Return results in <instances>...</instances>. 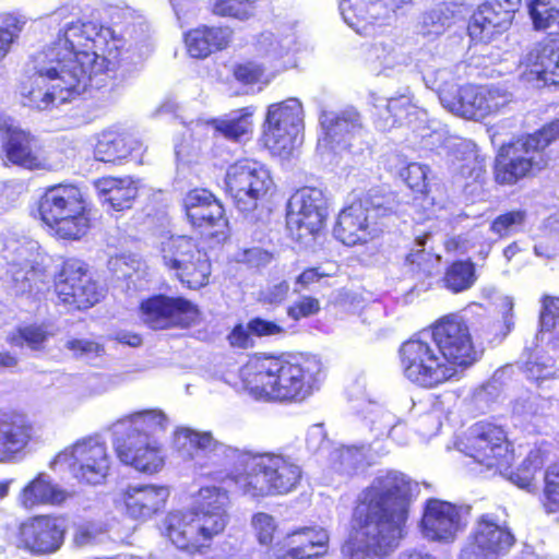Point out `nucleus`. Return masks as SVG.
I'll list each match as a JSON object with an SVG mask.
<instances>
[{
  "mask_svg": "<svg viewBox=\"0 0 559 559\" xmlns=\"http://www.w3.org/2000/svg\"><path fill=\"white\" fill-rule=\"evenodd\" d=\"M326 215V198L317 188L305 187L296 191L287 204V226L300 239L318 233Z\"/></svg>",
  "mask_w": 559,
  "mask_h": 559,
  "instance_id": "obj_18",
  "label": "nucleus"
},
{
  "mask_svg": "<svg viewBox=\"0 0 559 559\" xmlns=\"http://www.w3.org/2000/svg\"><path fill=\"white\" fill-rule=\"evenodd\" d=\"M193 511L197 518V526L200 531L201 546H207L213 537L224 532L229 516L219 512Z\"/></svg>",
  "mask_w": 559,
  "mask_h": 559,
  "instance_id": "obj_45",
  "label": "nucleus"
},
{
  "mask_svg": "<svg viewBox=\"0 0 559 559\" xmlns=\"http://www.w3.org/2000/svg\"><path fill=\"white\" fill-rule=\"evenodd\" d=\"M504 430L491 423L476 424L467 438L464 452L487 469L502 473L512 462Z\"/></svg>",
  "mask_w": 559,
  "mask_h": 559,
  "instance_id": "obj_16",
  "label": "nucleus"
},
{
  "mask_svg": "<svg viewBox=\"0 0 559 559\" xmlns=\"http://www.w3.org/2000/svg\"><path fill=\"white\" fill-rule=\"evenodd\" d=\"M49 334L40 325L29 324L21 326L8 336V342L13 346L27 345L31 349L39 350L47 341Z\"/></svg>",
  "mask_w": 559,
  "mask_h": 559,
  "instance_id": "obj_51",
  "label": "nucleus"
},
{
  "mask_svg": "<svg viewBox=\"0 0 559 559\" xmlns=\"http://www.w3.org/2000/svg\"><path fill=\"white\" fill-rule=\"evenodd\" d=\"M158 250L163 265L175 273L188 259H192L200 248L190 237L169 236L160 240Z\"/></svg>",
  "mask_w": 559,
  "mask_h": 559,
  "instance_id": "obj_37",
  "label": "nucleus"
},
{
  "mask_svg": "<svg viewBox=\"0 0 559 559\" xmlns=\"http://www.w3.org/2000/svg\"><path fill=\"white\" fill-rule=\"evenodd\" d=\"M525 81L536 86L559 84V40L535 44L523 59Z\"/></svg>",
  "mask_w": 559,
  "mask_h": 559,
  "instance_id": "obj_22",
  "label": "nucleus"
},
{
  "mask_svg": "<svg viewBox=\"0 0 559 559\" xmlns=\"http://www.w3.org/2000/svg\"><path fill=\"white\" fill-rule=\"evenodd\" d=\"M66 499L63 490L58 488L45 473H39L29 481L19 496L20 504L25 509L48 503H60Z\"/></svg>",
  "mask_w": 559,
  "mask_h": 559,
  "instance_id": "obj_35",
  "label": "nucleus"
},
{
  "mask_svg": "<svg viewBox=\"0 0 559 559\" xmlns=\"http://www.w3.org/2000/svg\"><path fill=\"white\" fill-rule=\"evenodd\" d=\"M168 425V417L162 409H142V440L151 438L163 440Z\"/></svg>",
  "mask_w": 559,
  "mask_h": 559,
  "instance_id": "obj_52",
  "label": "nucleus"
},
{
  "mask_svg": "<svg viewBox=\"0 0 559 559\" xmlns=\"http://www.w3.org/2000/svg\"><path fill=\"white\" fill-rule=\"evenodd\" d=\"M454 157L457 162H462L457 168L462 175H473V173L481 169V160L477 152L476 144L468 140H460L454 145Z\"/></svg>",
  "mask_w": 559,
  "mask_h": 559,
  "instance_id": "obj_55",
  "label": "nucleus"
},
{
  "mask_svg": "<svg viewBox=\"0 0 559 559\" xmlns=\"http://www.w3.org/2000/svg\"><path fill=\"white\" fill-rule=\"evenodd\" d=\"M117 508L132 519L140 515V486H128L116 498Z\"/></svg>",
  "mask_w": 559,
  "mask_h": 559,
  "instance_id": "obj_63",
  "label": "nucleus"
},
{
  "mask_svg": "<svg viewBox=\"0 0 559 559\" xmlns=\"http://www.w3.org/2000/svg\"><path fill=\"white\" fill-rule=\"evenodd\" d=\"M515 537L495 514L478 516L461 551V559H497L509 552Z\"/></svg>",
  "mask_w": 559,
  "mask_h": 559,
  "instance_id": "obj_14",
  "label": "nucleus"
},
{
  "mask_svg": "<svg viewBox=\"0 0 559 559\" xmlns=\"http://www.w3.org/2000/svg\"><path fill=\"white\" fill-rule=\"evenodd\" d=\"M166 449L163 440L151 438L142 440V473L155 474L163 469Z\"/></svg>",
  "mask_w": 559,
  "mask_h": 559,
  "instance_id": "obj_47",
  "label": "nucleus"
},
{
  "mask_svg": "<svg viewBox=\"0 0 559 559\" xmlns=\"http://www.w3.org/2000/svg\"><path fill=\"white\" fill-rule=\"evenodd\" d=\"M508 11H498L492 2L480 4L468 23V35L474 41H490L510 26Z\"/></svg>",
  "mask_w": 559,
  "mask_h": 559,
  "instance_id": "obj_28",
  "label": "nucleus"
},
{
  "mask_svg": "<svg viewBox=\"0 0 559 559\" xmlns=\"http://www.w3.org/2000/svg\"><path fill=\"white\" fill-rule=\"evenodd\" d=\"M288 401H304L319 389L323 381V366L317 356L287 357Z\"/></svg>",
  "mask_w": 559,
  "mask_h": 559,
  "instance_id": "obj_24",
  "label": "nucleus"
},
{
  "mask_svg": "<svg viewBox=\"0 0 559 559\" xmlns=\"http://www.w3.org/2000/svg\"><path fill=\"white\" fill-rule=\"evenodd\" d=\"M429 333L449 366L468 367L478 360L480 353L473 343L469 328L463 317L445 316L432 325Z\"/></svg>",
  "mask_w": 559,
  "mask_h": 559,
  "instance_id": "obj_12",
  "label": "nucleus"
},
{
  "mask_svg": "<svg viewBox=\"0 0 559 559\" xmlns=\"http://www.w3.org/2000/svg\"><path fill=\"white\" fill-rule=\"evenodd\" d=\"M319 120L324 132L319 145L337 152L350 148L365 132L360 115L353 108L340 112L324 110Z\"/></svg>",
  "mask_w": 559,
  "mask_h": 559,
  "instance_id": "obj_21",
  "label": "nucleus"
},
{
  "mask_svg": "<svg viewBox=\"0 0 559 559\" xmlns=\"http://www.w3.org/2000/svg\"><path fill=\"white\" fill-rule=\"evenodd\" d=\"M142 316L153 330L187 328L195 322L198 309L186 298L156 295L142 302Z\"/></svg>",
  "mask_w": 559,
  "mask_h": 559,
  "instance_id": "obj_19",
  "label": "nucleus"
},
{
  "mask_svg": "<svg viewBox=\"0 0 559 559\" xmlns=\"http://www.w3.org/2000/svg\"><path fill=\"white\" fill-rule=\"evenodd\" d=\"M228 190L241 212H250L258 205L272 186L269 170L255 159L237 160L226 175Z\"/></svg>",
  "mask_w": 559,
  "mask_h": 559,
  "instance_id": "obj_13",
  "label": "nucleus"
},
{
  "mask_svg": "<svg viewBox=\"0 0 559 559\" xmlns=\"http://www.w3.org/2000/svg\"><path fill=\"white\" fill-rule=\"evenodd\" d=\"M391 210L371 198L360 199L345 207L334 228L335 237L346 246L367 242L379 236L381 227L378 218L386 216Z\"/></svg>",
  "mask_w": 559,
  "mask_h": 559,
  "instance_id": "obj_11",
  "label": "nucleus"
},
{
  "mask_svg": "<svg viewBox=\"0 0 559 559\" xmlns=\"http://www.w3.org/2000/svg\"><path fill=\"white\" fill-rule=\"evenodd\" d=\"M340 13L344 22L358 34H368L369 27L382 22L381 4L369 0H341Z\"/></svg>",
  "mask_w": 559,
  "mask_h": 559,
  "instance_id": "obj_33",
  "label": "nucleus"
},
{
  "mask_svg": "<svg viewBox=\"0 0 559 559\" xmlns=\"http://www.w3.org/2000/svg\"><path fill=\"white\" fill-rule=\"evenodd\" d=\"M475 281V267L469 261L454 262L444 275L445 286L453 293L471 288Z\"/></svg>",
  "mask_w": 559,
  "mask_h": 559,
  "instance_id": "obj_46",
  "label": "nucleus"
},
{
  "mask_svg": "<svg viewBox=\"0 0 559 559\" xmlns=\"http://www.w3.org/2000/svg\"><path fill=\"white\" fill-rule=\"evenodd\" d=\"M131 152L127 135L114 130L102 132L95 146V156L105 163H115L127 157Z\"/></svg>",
  "mask_w": 559,
  "mask_h": 559,
  "instance_id": "obj_39",
  "label": "nucleus"
},
{
  "mask_svg": "<svg viewBox=\"0 0 559 559\" xmlns=\"http://www.w3.org/2000/svg\"><path fill=\"white\" fill-rule=\"evenodd\" d=\"M304 109L297 98L272 104L267 108L263 141L274 155L287 156L302 142Z\"/></svg>",
  "mask_w": 559,
  "mask_h": 559,
  "instance_id": "obj_7",
  "label": "nucleus"
},
{
  "mask_svg": "<svg viewBox=\"0 0 559 559\" xmlns=\"http://www.w3.org/2000/svg\"><path fill=\"white\" fill-rule=\"evenodd\" d=\"M211 273L212 265L210 259L206 252L200 249L198 253H195L192 259H188L174 275L188 288L199 289L210 283Z\"/></svg>",
  "mask_w": 559,
  "mask_h": 559,
  "instance_id": "obj_38",
  "label": "nucleus"
},
{
  "mask_svg": "<svg viewBox=\"0 0 559 559\" xmlns=\"http://www.w3.org/2000/svg\"><path fill=\"white\" fill-rule=\"evenodd\" d=\"M512 102V94L496 85H463L455 96L448 92L443 95V107L450 112L472 120H481L498 114Z\"/></svg>",
  "mask_w": 559,
  "mask_h": 559,
  "instance_id": "obj_10",
  "label": "nucleus"
},
{
  "mask_svg": "<svg viewBox=\"0 0 559 559\" xmlns=\"http://www.w3.org/2000/svg\"><path fill=\"white\" fill-rule=\"evenodd\" d=\"M539 333L550 332L559 329V298L544 296L542 299V311L539 316Z\"/></svg>",
  "mask_w": 559,
  "mask_h": 559,
  "instance_id": "obj_60",
  "label": "nucleus"
},
{
  "mask_svg": "<svg viewBox=\"0 0 559 559\" xmlns=\"http://www.w3.org/2000/svg\"><path fill=\"white\" fill-rule=\"evenodd\" d=\"M287 357L257 356L239 369L242 389L254 399L288 401Z\"/></svg>",
  "mask_w": 559,
  "mask_h": 559,
  "instance_id": "obj_8",
  "label": "nucleus"
},
{
  "mask_svg": "<svg viewBox=\"0 0 559 559\" xmlns=\"http://www.w3.org/2000/svg\"><path fill=\"white\" fill-rule=\"evenodd\" d=\"M469 507L456 506L440 499H428L424 509L420 528L424 537L431 542L453 543L466 527Z\"/></svg>",
  "mask_w": 559,
  "mask_h": 559,
  "instance_id": "obj_17",
  "label": "nucleus"
},
{
  "mask_svg": "<svg viewBox=\"0 0 559 559\" xmlns=\"http://www.w3.org/2000/svg\"><path fill=\"white\" fill-rule=\"evenodd\" d=\"M427 174L428 167L419 163H411L400 173L401 178L415 192H427Z\"/></svg>",
  "mask_w": 559,
  "mask_h": 559,
  "instance_id": "obj_59",
  "label": "nucleus"
},
{
  "mask_svg": "<svg viewBox=\"0 0 559 559\" xmlns=\"http://www.w3.org/2000/svg\"><path fill=\"white\" fill-rule=\"evenodd\" d=\"M25 21L14 14L5 13L0 15V60L11 49L12 44L23 29Z\"/></svg>",
  "mask_w": 559,
  "mask_h": 559,
  "instance_id": "obj_53",
  "label": "nucleus"
},
{
  "mask_svg": "<svg viewBox=\"0 0 559 559\" xmlns=\"http://www.w3.org/2000/svg\"><path fill=\"white\" fill-rule=\"evenodd\" d=\"M94 186L102 202L117 211L131 207L138 195V188L129 178L105 177L96 180Z\"/></svg>",
  "mask_w": 559,
  "mask_h": 559,
  "instance_id": "obj_34",
  "label": "nucleus"
},
{
  "mask_svg": "<svg viewBox=\"0 0 559 559\" xmlns=\"http://www.w3.org/2000/svg\"><path fill=\"white\" fill-rule=\"evenodd\" d=\"M252 526L258 542L261 545H270L273 542L274 533L277 528L275 519L264 512H259L252 516Z\"/></svg>",
  "mask_w": 559,
  "mask_h": 559,
  "instance_id": "obj_62",
  "label": "nucleus"
},
{
  "mask_svg": "<svg viewBox=\"0 0 559 559\" xmlns=\"http://www.w3.org/2000/svg\"><path fill=\"white\" fill-rule=\"evenodd\" d=\"M284 544L288 549L278 559H310L328 551L329 534L322 527L304 526L287 533Z\"/></svg>",
  "mask_w": 559,
  "mask_h": 559,
  "instance_id": "obj_25",
  "label": "nucleus"
},
{
  "mask_svg": "<svg viewBox=\"0 0 559 559\" xmlns=\"http://www.w3.org/2000/svg\"><path fill=\"white\" fill-rule=\"evenodd\" d=\"M540 503L546 514L559 513V462L549 465L545 472Z\"/></svg>",
  "mask_w": 559,
  "mask_h": 559,
  "instance_id": "obj_44",
  "label": "nucleus"
},
{
  "mask_svg": "<svg viewBox=\"0 0 559 559\" xmlns=\"http://www.w3.org/2000/svg\"><path fill=\"white\" fill-rule=\"evenodd\" d=\"M554 451V445L549 442L542 441L536 444L523 460L516 471L511 472L509 479L519 488L533 491L536 486L534 484L536 473L549 460Z\"/></svg>",
  "mask_w": 559,
  "mask_h": 559,
  "instance_id": "obj_36",
  "label": "nucleus"
},
{
  "mask_svg": "<svg viewBox=\"0 0 559 559\" xmlns=\"http://www.w3.org/2000/svg\"><path fill=\"white\" fill-rule=\"evenodd\" d=\"M525 372L528 379L536 382L549 379L556 373L555 361L549 356H536L526 361Z\"/></svg>",
  "mask_w": 559,
  "mask_h": 559,
  "instance_id": "obj_61",
  "label": "nucleus"
},
{
  "mask_svg": "<svg viewBox=\"0 0 559 559\" xmlns=\"http://www.w3.org/2000/svg\"><path fill=\"white\" fill-rule=\"evenodd\" d=\"M174 449L178 455L200 468L234 463L238 471L233 479L245 496L262 498L285 495L301 479V467L282 453H251L226 445L209 431L187 427L174 431Z\"/></svg>",
  "mask_w": 559,
  "mask_h": 559,
  "instance_id": "obj_2",
  "label": "nucleus"
},
{
  "mask_svg": "<svg viewBox=\"0 0 559 559\" xmlns=\"http://www.w3.org/2000/svg\"><path fill=\"white\" fill-rule=\"evenodd\" d=\"M229 27H201L186 34L185 43L192 58L203 59L215 50L227 47L231 38Z\"/></svg>",
  "mask_w": 559,
  "mask_h": 559,
  "instance_id": "obj_31",
  "label": "nucleus"
},
{
  "mask_svg": "<svg viewBox=\"0 0 559 559\" xmlns=\"http://www.w3.org/2000/svg\"><path fill=\"white\" fill-rule=\"evenodd\" d=\"M186 214L190 223L209 237L225 234L228 222L222 203L206 189L190 191L185 200Z\"/></svg>",
  "mask_w": 559,
  "mask_h": 559,
  "instance_id": "obj_20",
  "label": "nucleus"
},
{
  "mask_svg": "<svg viewBox=\"0 0 559 559\" xmlns=\"http://www.w3.org/2000/svg\"><path fill=\"white\" fill-rule=\"evenodd\" d=\"M41 221L60 238L80 239L90 228L84 201L73 186L48 188L39 200Z\"/></svg>",
  "mask_w": 559,
  "mask_h": 559,
  "instance_id": "obj_5",
  "label": "nucleus"
},
{
  "mask_svg": "<svg viewBox=\"0 0 559 559\" xmlns=\"http://www.w3.org/2000/svg\"><path fill=\"white\" fill-rule=\"evenodd\" d=\"M400 357L403 374L424 388H436L459 376L457 368L444 361L429 331L404 342Z\"/></svg>",
  "mask_w": 559,
  "mask_h": 559,
  "instance_id": "obj_6",
  "label": "nucleus"
},
{
  "mask_svg": "<svg viewBox=\"0 0 559 559\" xmlns=\"http://www.w3.org/2000/svg\"><path fill=\"white\" fill-rule=\"evenodd\" d=\"M294 44L295 38L292 35L280 38L272 33H262L258 38L255 48L261 57L276 64L289 55Z\"/></svg>",
  "mask_w": 559,
  "mask_h": 559,
  "instance_id": "obj_43",
  "label": "nucleus"
},
{
  "mask_svg": "<svg viewBox=\"0 0 559 559\" xmlns=\"http://www.w3.org/2000/svg\"><path fill=\"white\" fill-rule=\"evenodd\" d=\"M450 25V17L442 8H435L425 12L418 21V32L424 36H438L444 33Z\"/></svg>",
  "mask_w": 559,
  "mask_h": 559,
  "instance_id": "obj_56",
  "label": "nucleus"
},
{
  "mask_svg": "<svg viewBox=\"0 0 559 559\" xmlns=\"http://www.w3.org/2000/svg\"><path fill=\"white\" fill-rule=\"evenodd\" d=\"M502 321H492L489 318H484L481 321V337L488 343L499 344L507 335L513 330V300L510 297H503L501 300Z\"/></svg>",
  "mask_w": 559,
  "mask_h": 559,
  "instance_id": "obj_42",
  "label": "nucleus"
},
{
  "mask_svg": "<svg viewBox=\"0 0 559 559\" xmlns=\"http://www.w3.org/2000/svg\"><path fill=\"white\" fill-rule=\"evenodd\" d=\"M528 11L535 29L545 31L559 24V10L548 0H532Z\"/></svg>",
  "mask_w": 559,
  "mask_h": 559,
  "instance_id": "obj_54",
  "label": "nucleus"
},
{
  "mask_svg": "<svg viewBox=\"0 0 559 559\" xmlns=\"http://www.w3.org/2000/svg\"><path fill=\"white\" fill-rule=\"evenodd\" d=\"M559 138V119L503 146L496 158L495 179L500 185H514L533 177L548 164L545 150Z\"/></svg>",
  "mask_w": 559,
  "mask_h": 559,
  "instance_id": "obj_4",
  "label": "nucleus"
},
{
  "mask_svg": "<svg viewBox=\"0 0 559 559\" xmlns=\"http://www.w3.org/2000/svg\"><path fill=\"white\" fill-rule=\"evenodd\" d=\"M418 485L397 471L378 476L364 492L367 512L355 537L342 546L349 559L385 556L397 547Z\"/></svg>",
  "mask_w": 559,
  "mask_h": 559,
  "instance_id": "obj_3",
  "label": "nucleus"
},
{
  "mask_svg": "<svg viewBox=\"0 0 559 559\" xmlns=\"http://www.w3.org/2000/svg\"><path fill=\"white\" fill-rule=\"evenodd\" d=\"M59 464L67 465L80 481L96 485L107 477L110 457L105 441L94 436L80 439L60 452L51 462V466Z\"/></svg>",
  "mask_w": 559,
  "mask_h": 559,
  "instance_id": "obj_9",
  "label": "nucleus"
},
{
  "mask_svg": "<svg viewBox=\"0 0 559 559\" xmlns=\"http://www.w3.org/2000/svg\"><path fill=\"white\" fill-rule=\"evenodd\" d=\"M164 530L179 549L194 552L202 547L193 510L170 512L164 521Z\"/></svg>",
  "mask_w": 559,
  "mask_h": 559,
  "instance_id": "obj_29",
  "label": "nucleus"
},
{
  "mask_svg": "<svg viewBox=\"0 0 559 559\" xmlns=\"http://www.w3.org/2000/svg\"><path fill=\"white\" fill-rule=\"evenodd\" d=\"M423 79L427 87L437 92L442 106L444 93L448 92L455 96L456 91L460 88L451 69L428 70Z\"/></svg>",
  "mask_w": 559,
  "mask_h": 559,
  "instance_id": "obj_49",
  "label": "nucleus"
},
{
  "mask_svg": "<svg viewBox=\"0 0 559 559\" xmlns=\"http://www.w3.org/2000/svg\"><path fill=\"white\" fill-rule=\"evenodd\" d=\"M33 141L28 133L9 127L2 139L8 160L31 170L49 168V163L43 152L33 147Z\"/></svg>",
  "mask_w": 559,
  "mask_h": 559,
  "instance_id": "obj_26",
  "label": "nucleus"
},
{
  "mask_svg": "<svg viewBox=\"0 0 559 559\" xmlns=\"http://www.w3.org/2000/svg\"><path fill=\"white\" fill-rule=\"evenodd\" d=\"M55 289L58 298L75 309H87L104 297V289L90 275L86 263L68 259L56 276Z\"/></svg>",
  "mask_w": 559,
  "mask_h": 559,
  "instance_id": "obj_15",
  "label": "nucleus"
},
{
  "mask_svg": "<svg viewBox=\"0 0 559 559\" xmlns=\"http://www.w3.org/2000/svg\"><path fill=\"white\" fill-rule=\"evenodd\" d=\"M118 40L109 27L92 21L64 24L32 60L29 102L44 110L71 102L91 86L99 88L117 66Z\"/></svg>",
  "mask_w": 559,
  "mask_h": 559,
  "instance_id": "obj_1",
  "label": "nucleus"
},
{
  "mask_svg": "<svg viewBox=\"0 0 559 559\" xmlns=\"http://www.w3.org/2000/svg\"><path fill=\"white\" fill-rule=\"evenodd\" d=\"M379 100L380 104H374L379 110L376 126L381 131L390 130L397 124H409L413 118L419 114L418 107L413 104L412 97L408 95Z\"/></svg>",
  "mask_w": 559,
  "mask_h": 559,
  "instance_id": "obj_32",
  "label": "nucleus"
},
{
  "mask_svg": "<svg viewBox=\"0 0 559 559\" xmlns=\"http://www.w3.org/2000/svg\"><path fill=\"white\" fill-rule=\"evenodd\" d=\"M103 530L94 523L79 524L74 528L73 544L76 547H87L100 542Z\"/></svg>",
  "mask_w": 559,
  "mask_h": 559,
  "instance_id": "obj_64",
  "label": "nucleus"
},
{
  "mask_svg": "<svg viewBox=\"0 0 559 559\" xmlns=\"http://www.w3.org/2000/svg\"><path fill=\"white\" fill-rule=\"evenodd\" d=\"M228 504L229 497L226 490L218 487H203L199 491L195 510L228 514Z\"/></svg>",
  "mask_w": 559,
  "mask_h": 559,
  "instance_id": "obj_50",
  "label": "nucleus"
},
{
  "mask_svg": "<svg viewBox=\"0 0 559 559\" xmlns=\"http://www.w3.org/2000/svg\"><path fill=\"white\" fill-rule=\"evenodd\" d=\"M168 496L169 490L165 486L142 485V518L163 509Z\"/></svg>",
  "mask_w": 559,
  "mask_h": 559,
  "instance_id": "obj_57",
  "label": "nucleus"
},
{
  "mask_svg": "<svg viewBox=\"0 0 559 559\" xmlns=\"http://www.w3.org/2000/svg\"><path fill=\"white\" fill-rule=\"evenodd\" d=\"M215 133L230 141H241L252 131L251 114L236 112L224 118L213 119L209 122Z\"/></svg>",
  "mask_w": 559,
  "mask_h": 559,
  "instance_id": "obj_41",
  "label": "nucleus"
},
{
  "mask_svg": "<svg viewBox=\"0 0 559 559\" xmlns=\"http://www.w3.org/2000/svg\"><path fill=\"white\" fill-rule=\"evenodd\" d=\"M254 2L250 0H218L213 12L217 15L248 20L254 14Z\"/></svg>",
  "mask_w": 559,
  "mask_h": 559,
  "instance_id": "obj_58",
  "label": "nucleus"
},
{
  "mask_svg": "<svg viewBox=\"0 0 559 559\" xmlns=\"http://www.w3.org/2000/svg\"><path fill=\"white\" fill-rule=\"evenodd\" d=\"M31 438V426L24 416L0 412V462L21 451Z\"/></svg>",
  "mask_w": 559,
  "mask_h": 559,
  "instance_id": "obj_30",
  "label": "nucleus"
},
{
  "mask_svg": "<svg viewBox=\"0 0 559 559\" xmlns=\"http://www.w3.org/2000/svg\"><path fill=\"white\" fill-rule=\"evenodd\" d=\"M527 212L514 210L498 215L490 224V230L499 238L510 237L521 231L526 223Z\"/></svg>",
  "mask_w": 559,
  "mask_h": 559,
  "instance_id": "obj_48",
  "label": "nucleus"
},
{
  "mask_svg": "<svg viewBox=\"0 0 559 559\" xmlns=\"http://www.w3.org/2000/svg\"><path fill=\"white\" fill-rule=\"evenodd\" d=\"M111 430L112 445L120 462L139 469L140 413L118 420Z\"/></svg>",
  "mask_w": 559,
  "mask_h": 559,
  "instance_id": "obj_27",
  "label": "nucleus"
},
{
  "mask_svg": "<svg viewBox=\"0 0 559 559\" xmlns=\"http://www.w3.org/2000/svg\"><path fill=\"white\" fill-rule=\"evenodd\" d=\"M20 536L25 548L32 552H53L63 543V521L48 515L34 516L21 525Z\"/></svg>",
  "mask_w": 559,
  "mask_h": 559,
  "instance_id": "obj_23",
  "label": "nucleus"
},
{
  "mask_svg": "<svg viewBox=\"0 0 559 559\" xmlns=\"http://www.w3.org/2000/svg\"><path fill=\"white\" fill-rule=\"evenodd\" d=\"M368 451L366 444L335 448L330 453L332 468L340 474L350 475L365 465Z\"/></svg>",
  "mask_w": 559,
  "mask_h": 559,
  "instance_id": "obj_40",
  "label": "nucleus"
}]
</instances>
